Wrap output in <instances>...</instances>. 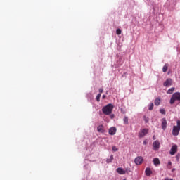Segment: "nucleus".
<instances>
[{
	"instance_id": "obj_33",
	"label": "nucleus",
	"mask_w": 180,
	"mask_h": 180,
	"mask_svg": "<svg viewBox=\"0 0 180 180\" xmlns=\"http://www.w3.org/2000/svg\"><path fill=\"white\" fill-rule=\"evenodd\" d=\"M172 172H174V171H175V169H172Z\"/></svg>"
},
{
	"instance_id": "obj_11",
	"label": "nucleus",
	"mask_w": 180,
	"mask_h": 180,
	"mask_svg": "<svg viewBox=\"0 0 180 180\" xmlns=\"http://www.w3.org/2000/svg\"><path fill=\"white\" fill-rule=\"evenodd\" d=\"M117 174H120V175H124V174H126V170L123 169V168L122 167H118L116 169Z\"/></svg>"
},
{
	"instance_id": "obj_18",
	"label": "nucleus",
	"mask_w": 180,
	"mask_h": 180,
	"mask_svg": "<svg viewBox=\"0 0 180 180\" xmlns=\"http://www.w3.org/2000/svg\"><path fill=\"white\" fill-rule=\"evenodd\" d=\"M174 91H175V89L174 87H172V88L168 89L167 94H172L174 92Z\"/></svg>"
},
{
	"instance_id": "obj_25",
	"label": "nucleus",
	"mask_w": 180,
	"mask_h": 180,
	"mask_svg": "<svg viewBox=\"0 0 180 180\" xmlns=\"http://www.w3.org/2000/svg\"><path fill=\"white\" fill-rule=\"evenodd\" d=\"M116 33H117V34H122V30H120V29H117V30H116Z\"/></svg>"
},
{
	"instance_id": "obj_27",
	"label": "nucleus",
	"mask_w": 180,
	"mask_h": 180,
	"mask_svg": "<svg viewBox=\"0 0 180 180\" xmlns=\"http://www.w3.org/2000/svg\"><path fill=\"white\" fill-rule=\"evenodd\" d=\"M117 148L116 146L112 147V151H117Z\"/></svg>"
},
{
	"instance_id": "obj_8",
	"label": "nucleus",
	"mask_w": 180,
	"mask_h": 180,
	"mask_svg": "<svg viewBox=\"0 0 180 180\" xmlns=\"http://www.w3.org/2000/svg\"><path fill=\"white\" fill-rule=\"evenodd\" d=\"M161 122H162V129L163 130H165V129H167V119L162 118L161 120Z\"/></svg>"
},
{
	"instance_id": "obj_14",
	"label": "nucleus",
	"mask_w": 180,
	"mask_h": 180,
	"mask_svg": "<svg viewBox=\"0 0 180 180\" xmlns=\"http://www.w3.org/2000/svg\"><path fill=\"white\" fill-rule=\"evenodd\" d=\"M97 131H98V133H105V129H103V125H99L97 127Z\"/></svg>"
},
{
	"instance_id": "obj_15",
	"label": "nucleus",
	"mask_w": 180,
	"mask_h": 180,
	"mask_svg": "<svg viewBox=\"0 0 180 180\" xmlns=\"http://www.w3.org/2000/svg\"><path fill=\"white\" fill-rule=\"evenodd\" d=\"M168 67H169V65L168 63H165L162 68V71L164 72H165L166 71H168Z\"/></svg>"
},
{
	"instance_id": "obj_28",
	"label": "nucleus",
	"mask_w": 180,
	"mask_h": 180,
	"mask_svg": "<svg viewBox=\"0 0 180 180\" xmlns=\"http://www.w3.org/2000/svg\"><path fill=\"white\" fill-rule=\"evenodd\" d=\"M98 91H99V93L101 94L103 92V89L100 88Z\"/></svg>"
},
{
	"instance_id": "obj_6",
	"label": "nucleus",
	"mask_w": 180,
	"mask_h": 180,
	"mask_svg": "<svg viewBox=\"0 0 180 180\" xmlns=\"http://www.w3.org/2000/svg\"><path fill=\"white\" fill-rule=\"evenodd\" d=\"M164 86H171L172 85V79H167L163 84Z\"/></svg>"
},
{
	"instance_id": "obj_22",
	"label": "nucleus",
	"mask_w": 180,
	"mask_h": 180,
	"mask_svg": "<svg viewBox=\"0 0 180 180\" xmlns=\"http://www.w3.org/2000/svg\"><path fill=\"white\" fill-rule=\"evenodd\" d=\"M153 108H154V103H150V105H149V110H153Z\"/></svg>"
},
{
	"instance_id": "obj_20",
	"label": "nucleus",
	"mask_w": 180,
	"mask_h": 180,
	"mask_svg": "<svg viewBox=\"0 0 180 180\" xmlns=\"http://www.w3.org/2000/svg\"><path fill=\"white\" fill-rule=\"evenodd\" d=\"M143 120L146 123H148V122H150V118H148V117L144 115L143 116Z\"/></svg>"
},
{
	"instance_id": "obj_21",
	"label": "nucleus",
	"mask_w": 180,
	"mask_h": 180,
	"mask_svg": "<svg viewBox=\"0 0 180 180\" xmlns=\"http://www.w3.org/2000/svg\"><path fill=\"white\" fill-rule=\"evenodd\" d=\"M96 99L97 102H100L101 101V94H98L96 96Z\"/></svg>"
},
{
	"instance_id": "obj_19",
	"label": "nucleus",
	"mask_w": 180,
	"mask_h": 180,
	"mask_svg": "<svg viewBox=\"0 0 180 180\" xmlns=\"http://www.w3.org/2000/svg\"><path fill=\"white\" fill-rule=\"evenodd\" d=\"M123 122H124V124H129V117H124L123 119Z\"/></svg>"
},
{
	"instance_id": "obj_30",
	"label": "nucleus",
	"mask_w": 180,
	"mask_h": 180,
	"mask_svg": "<svg viewBox=\"0 0 180 180\" xmlns=\"http://www.w3.org/2000/svg\"><path fill=\"white\" fill-rule=\"evenodd\" d=\"M143 144L146 146L147 144V141H143Z\"/></svg>"
},
{
	"instance_id": "obj_26",
	"label": "nucleus",
	"mask_w": 180,
	"mask_h": 180,
	"mask_svg": "<svg viewBox=\"0 0 180 180\" xmlns=\"http://www.w3.org/2000/svg\"><path fill=\"white\" fill-rule=\"evenodd\" d=\"M160 112L162 114V115H165V110L164 109H160Z\"/></svg>"
},
{
	"instance_id": "obj_16",
	"label": "nucleus",
	"mask_w": 180,
	"mask_h": 180,
	"mask_svg": "<svg viewBox=\"0 0 180 180\" xmlns=\"http://www.w3.org/2000/svg\"><path fill=\"white\" fill-rule=\"evenodd\" d=\"M160 103H161V99L157 98L155 100V106H160Z\"/></svg>"
},
{
	"instance_id": "obj_23",
	"label": "nucleus",
	"mask_w": 180,
	"mask_h": 180,
	"mask_svg": "<svg viewBox=\"0 0 180 180\" xmlns=\"http://www.w3.org/2000/svg\"><path fill=\"white\" fill-rule=\"evenodd\" d=\"M176 124H177V126H176V127H177V129H179L180 131V120H177Z\"/></svg>"
},
{
	"instance_id": "obj_5",
	"label": "nucleus",
	"mask_w": 180,
	"mask_h": 180,
	"mask_svg": "<svg viewBox=\"0 0 180 180\" xmlns=\"http://www.w3.org/2000/svg\"><path fill=\"white\" fill-rule=\"evenodd\" d=\"M160 141H155L153 142V150H155V151H158V150L160 149Z\"/></svg>"
},
{
	"instance_id": "obj_32",
	"label": "nucleus",
	"mask_w": 180,
	"mask_h": 180,
	"mask_svg": "<svg viewBox=\"0 0 180 180\" xmlns=\"http://www.w3.org/2000/svg\"><path fill=\"white\" fill-rule=\"evenodd\" d=\"M153 140H155V136H153Z\"/></svg>"
},
{
	"instance_id": "obj_3",
	"label": "nucleus",
	"mask_w": 180,
	"mask_h": 180,
	"mask_svg": "<svg viewBox=\"0 0 180 180\" xmlns=\"http://www.w3.org/2000/svg\"><path fill=\"white\" fill-rule=\"evenodd\" d=\"M143 161H144V158L142 156H138L134 160V162L136 165H141Z\"/></svg>"
},
{
	"instance_id": "obj_29",
	"label": "nucleus",
	"mask_w": 180,
	"mask_h": 180,
	"mask_svg": "<svg viewBox=\"0 0 180 180\" xmlns=\"http://www.w3.org/2000/svg\"><path fill=\"white\" fill-rule=\"evenodd\" d=\"M102 98H103V99H105V98H106V96L105 95H103Z\"/></svg>"
},
{
	"instance_id": "obj_10",
	"label": "nucleus",
	"mask_w": 180,
	"mask_h": 180,
	"mask_svg": "<svg viewBox=\"0 0 180 180\" xmlns=\"http://www.w3.org/2000/svg\"><path fill=\"white\" fill-rule=\"evenodd\" d=\"M145 174L146 176H151V175L153 174V171H151V168L147 167L145 170Z\"/></svg>"
},
{
	"instance_id": "obj_9",
	"label": "nucleus",
	"mask_w": 180,
	"mask_h": 180,
	"mask_svg": "<svg viewBox=\"0 0 180 180\" xmlns=\"http://www.w3.org/2000/svg\"><path fill=\"white\" fill-rule=\"evenodd\" d=\"M148 133V129H142L141 132L139 134V137L143 138Z\"/></svg>"
},
{
	"instance_id": "obj_12",
	"label": "nucleus",
	"mask_w": 180,
	"mask_h": 180,
	"mask_svg": "<svg viewBox=\"0 0 180 180\" xmlns=\"http://www.w3.org/2000/svg\"><path fill=\"white\" fill-rule=\"evenodd\" d=\"M108 133L110 134V136H115V134H116V127H112L110 128Z\"/></svg>"
},
{
	"instance_id": "obj_1",
	"label": "nucleus",
	"mask_w": 180,
	"mask_h": 180,
	"mask_svg": "<svg viewBox=\"0 0 180 180\" xmlns=\"http://www.w3.org/2000/svg\"><path fill=\"white\" fill-rule=\"evenodd\" d=\"M113 111V105L108 104L102 108V112L104 115H109Z\"/></svg>"
},
{
	"instance_id": "obj_2",
	"label": "nucleus",
	"mask_w": 180,
	"mask_h": 180,
	"mask_svg": "<svg viewBox=\"0 0 180 180\" xmlns=\"http://www.w3.org/2000/svg\"><path fill=\"white\" fill-rule=\"evenodd\" d=\"M176 101H178L180 102V93L179 92H176L173 94L170 98V105H174Z\"/></svg>"
},
{
	"instance_id": "obj_24",
	"label": "nucleus",
	"mask_w": 180,
	"mask_h": 180,
	"mask_svg": "<svg viewBox=\"0 0 180 180\" xmlns=\"http://www.w3.org/2000/svg\"><path fill=\"white\" fill-rule=\"evenodd\" d=\"M171 165H172V162H171V161H169L167 163V168H169V169H171Z\"/></svg>"
},
{
	"instance_id": "obj_13",
	"label": "nucleus",
	"mask_w": 180,
	"mask_h": 180,
	"mask_svg": "<svg viewBox=\"0 0 180 180\" xmlns=\"http://www.w3.org/2000/svg\"><path fill=\"white\" fill-rule=\"evenodd\" d=\"M153 164L155 167H158L161 164V162L160 161V159L158 158H155L153 159Z\"/></svg>"
},
{
	"instance_id": "obj_17",
	"label": "nucleus",
	"mask_w": 180,
	"mask_h": 180,
	"mask_svg": "<svg viewBox=\"0 0 180 180\" xmlns=\"http://www.w3.org/2000/svg\"><path fill=\"white\" fill-rule=\"evenodd\" d=\"M112 160H113V155H111L110 158L107 159L106 160L107 164L112 162Z\"/></svg>"
},
{
	"instance_id": "obj_31",
	"label": "nucleus",
	"mask_w": 180,
	"mask_h": 180,
	"mask_svg": "<svg viewBox=\"0 0 180 180\" xmlns=\"http://www.w3.org/2000/svg\"><path fill=\"white\" fill-rule=\"evenodd\" d=\"M113 117H115V115H111V119H113Z\"/></svg>"
},
{
	"instance_id": "obj_4",
	"label": "nucleus",
	"mask_w": 180,
	"mask_h": 180,
	"mask_svg": "<svg viewBox=\"0 0 180 180\" xmlns=\"http://www.w3.org/2000/svg\"><path fill=\"white\" fill-rule=\"evenodd\" d=\"M176 151H178V146L176 145H174L170 150L171 155H175Z\"/></svg>"
},
{
	"instance_id": "obj_7",
	"label": "nucleus",
	"mask_w": 180,
	"mask_h": 180,
	"mask_svg": "<svg viewBox=\"0 0 180 180\" xmlns=\"http://www.w3.org/2000/svg\"><path fill=\"white\" fill-rule=\"evenodd\" d=\"M180 130L178 129V127L174 126L172 130V134L174 136H178L179 134Z\"/></svg>"
}]
</instances>
